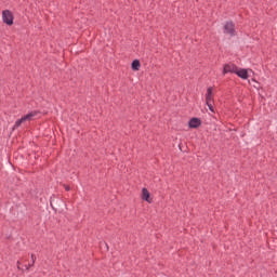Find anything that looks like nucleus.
I'll list each match as a JSON object with an SVG mask.
<instances>
[{
	"mask_svg": "<svg viewBox=\"0 0 277 277\" xmlns=\"http://www.w3.org/2000/svg\"><path fill=\"white\" fill-rule=\"evenodd\" d=\"M239 66H237L235 63L229 62L223 65L222 75H237V69Z\"/></svg>",
	"mask_w": 277,
	"mask_h": 277,
	"instance_id": "1",
	"label": "nucleus"
},
{
	"mask_svg": "<svg viewBox=\"0 0 277 277\" xmlns=\"http://www.w3.org/2000/svg\"><path fill=\"white\" fill-rule=\"evenodd\" d=\"M223 32L227 36H230L232 38L237 36V30L235 29V22H226L225 25L223 26Z\"/></svg>",
	"mask_w": 277,
	"mask_h": 277,
	"instance_id": "2",
	"label": "nucleus"
},
{
	"mask_svg": "<svg viewBox=\"0 0 277 277\" xmlns=\"http://www.w3.org/2000/svg\"><path fill=\"white\" fill-rule=\"evenodd\" d=\"M2 21L4 25L12 27V25H14V13L10 10L2 11Z\"/></svg>",
	"mask_w": 277,
	"mask_h": 277,
	"instance_id": "3",
	"label": "nucleus"
},
{
	"mask_svg": "<svg viewBox=\"0 0 277 277\" xmlns=\"http://www.w3.org/2000/svg\"><path fill=\"white\" fill-rule=\"evenodd\" d=\"M249 72H252V69L238 67V69L236 70V75L239 77V79H242L243 81L250 79Z\"/></svg>",
	"mask_w": 277,
	"mask_h": 277,
	"instance_id": "4",
	"label": "nucleus"
},
{
	"mask_svg": "<svg viewBox=\"0 0 277 277\" xmlns=\"http://www.w3.org/2000/svg\"><path fill=\"white\" fill-rule=\"evenodd\" d=\"M202 127V119L198 117H192L188 120V129H200Z\"/></svg>",
	"mask_w": 277,
	"mask_h": 277,
	"instance_id": "5",
	"label": "nucleus"
},
{
	"mask_svg": "<svg viewBox=\"0 0 277 277\" xmlns=\"http://www.w3.org/2000/svg\"><path fill=\"white\" fill-rule=\"evenodd\" d=\"M141 198L142 200H144V202H148V205H153V197H150V192L148 190V188L146 187L142 188Z\"/></svg>",
	"mask_w": 277,
	"mask_h": 277,
	"instance_id": "6",
	"label": "nucleus"
},
{
	"mask_svg": "<svg viewBox=\"0 0 277 277\" xmlns=\"http://www.w3.org/2000/svg\"><path fill=\"white\" fill-rule=\"evenodd\" d=\"M38 114H40V110H32V111L22 116V119L24 120V122H27V121L31 120V118H35V116H38Z\"/></svg>",
	"mask_w": 277,
	"mask_h": 277,
	"instance_id": "7",
	"label": "nucleus"
},
{
	"mask_svg": "<svg viewBox=\"0 0 277 277\" xmlns=\"http://www.w3.org/2000/svg\"><path fill=\"white\" fill-rule=\"evenodd\" d=\"M131 68L134 72H137V70H140V68H142V63L140 62V60H137V58L133 60L131 63Z\"/></svg>",
	"mask_w": 277,
	"mask_h": 277,
	"instance_id": "8",
	"label": "nucleus"
},
{
	"mask_svg": "<svg viewBox=\"0 0 277 277\" xmlns=\"http://www.w3.org/2000/svg\"><path fill=\"white\" fill-rule=\"evenodd\" d=\"M206 101H213V87H209L206 92Z\"/></svg>",
	"mask_w": 277,
	"mask_h": 277,
	"instance_id": "9",
	"label": "nucleus"
},
{
	"mask_svg": "<svg viewBox=\"0 0 277 277\" xmlns=\"http://www.w3.org/2000/svg\"><path fill=\"white\" fill-rule=\"evenodd\" d=\"M206 105H208L209 110L212 111V114H215V108L213 107L214 105V100L213 101H206Z\"/></svg>",
	"mask_w": 277,
	"mask_h": 277,
	"instance_id": "10",
	"label": "nucleus"
},
{
	"mask_svg": "<svg viewBox=\"0 0 277 277\" xmlns=\"http://www.w3.org/2000/svg\"><path fill=\"white\" fill-rule=\"evenodd\" d=\"M23 122H25V120L23 119V117L19 118V119H17V120L15 121V124H14L13 129H18V127H21V124H23Z\"/></svg>",
	"mask_w": 277,
	"mask_h": 277,
	"instance_id": "11",
	"label": "nucleus"
},
{
	"mask_svg": "<svg viewBox=\"0 0 277 277\" xmlns=\"http://www.w3.org/2000/svg\"><path fill=\"white\" fill-rule=\"evenodd\" d=\"M53 198H56V195L53 194L51 197H50V207L52 209V211H55V213L57 212V209H55V207L53 206Z\"/></svg>",
	"mask_w": 277,
	"mask_h": 277,
	"instance_id": "12",
	"label": "nucleus"
},
{
	"mask_svg": "<svg viewBox=\"0 0 277 277\" xmlns=\"http://www.w3.org/2000/svg\"><path fill=\"white\" fill-rule=\"evenodd\" d=\"M31 261L32 263L29 264V266H26V269H29V267H34V264L36 263V256L34 254H31Z\"/></svg>",
	"mask_w": 277,
	"mask_h": 277,
	"instance_id": "13",
	"label": "nucleus"
},
{
	"mask_svg": "<svg viewBox=\"0 0 277 277\" xmlns=\"http://www.w3.org/2000/svg\"><path fill=\"white\" fill-rule=\"evenodd\" d=\"M64 187H65V192H70V185L64 184Z\"/></svg>",
	"mask_w": 277,
	"mask_h": 277,
	"instance_id": "14",
	"label": "nucleus"
},
{
	"mask_svg": "<svg viewBox=\"0 0 277 277\" xmlns=\"http://www.w3.org/2000/svg\"><path fill=\"white\" fill-rule=\"evenodd\" d=\"M17 268L21 269V261H17Z\"/></svg>",
	"mask_w": 277,
	"mask_h": 277,
	"instance_id": "15",
	"label": "nucleus"
}]
</instances>
